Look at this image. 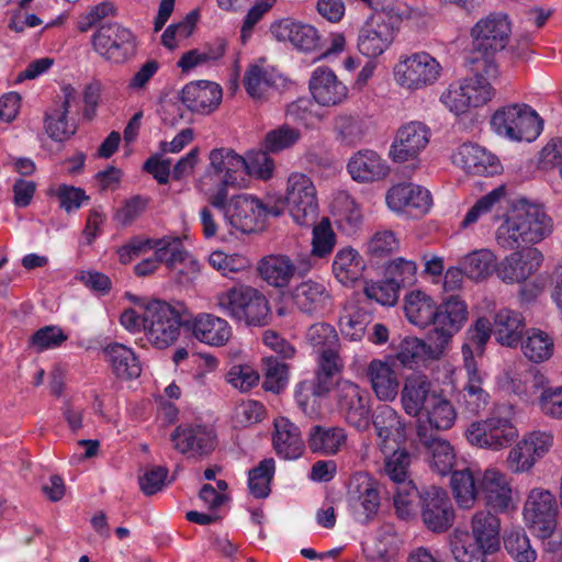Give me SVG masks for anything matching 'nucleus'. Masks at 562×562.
<instances>
[{
    "instance_id": "obj_19",
    "label": "nucleus",
    "mask_w": 562,
    "mask_h": 562,
    "mask_svg": "<svg viewBox=\"0 0 562 562\" xmlns=\"http://www.w3.org/2000/svg\"><path fill=\"white\" fill-rule=\"evenodd\" d=\"M544 256L536 247L515 248L498 260L497 278L505 284H520L535 276Z\"/></svg>"
},
{
    "instance_id": "obj_46",
    "label": "nucleus",
    "mask_w": 562,
    "mask_h": 562,
    "mask_svg": "<svg viewBox=\"0 0 562 562\" xmlns=\"http://www.w3.org/2000/svg\"><path fill=\"white\" fill-rule=\"evenodd\" d=\"M401 544L395 526L384 522L376 530L374 543L367 544L363 551L369 562H394Z\"/></svg>"
},
{
    "instance_id": "obj_45",
    "label": "nucleus",
    "mask_w": 562,
    "mask_h": 562,
    "mask_svg": "<svg viewBox=\"0 0 562 562\" xmlns=\"http://www.w3.org/2000/svg\"><path fill=\"white\" fill-rule=\"evenodd\" d=\"M473 77L460 80L462 89L467 95L471 97V109L480 108L492 101L495 97V89L492 86V80L496 77H488L484 70L483 65L477 57H471Z\"/></svg>"
},
{
    "instance_id": "obj_55",
    "label": "nucleus",
    "mask_w": 562,
    "mask_h": 562,
    "mask_svg": "<svg viewBox=\"0 0 562 562\" xmlns=\"http://www.w3.org/2000/svg\"><path fill=\"white\" fill-rule=\"evenodd\" d=\"M347 434L341 427L314 426L308 435V447L313 452L331 456L346 443Z\"/></svg>"
},
{
    "instance_id": "obj_27",
    "label": "nucleus",
    "mask_w": 562,
    "mask_h": 562,
    "mask_svg": "<svg viewBox=\"0 0 562 562\" xmlns=\"http://www.w3.org/2000/svg\"><path fill=\"white\" fill-rule=\"evenodd\" d=\"M386 204L393 212L419 217L429 212L432 199L430 192L418 184L400 183L387 191Z\"/></svg>"
},
{
    "instance_id": "obj_18",
    "label": "nucleus",
    "mask_w": 562,
    "mask_h": 562,
    "mask_svg": "<svg viewBox=\"0 0 562 562\" xmlns=\"http://www.w3.org/2000/svg\"><path fill=\"white\" fill-rule=\"evenodd\" d=\"M154 251L160 263L176 272L179 283L192 282L200 272L199 261L186 249L179 236L155 238Z\"/></svg>"
},
{
    "instance_id": "obj_28",
    "label": "nucleus",
    "mask_w": 562,
    "mask_h": 562,
    "mask_svg": "<svg viewBox=\"0 0 562 562\" xmlns=\"http://www.w3.org/2000/svg\"><path fill=\"white\" fill-rule=\"evenodd\" d=\"M173 448L183 454L206 456L216 445V435L212 427L200 424L179 425L171 434Z\"/></svg>"
},
{
    "instance_id": "obj_15",
    "label": "nucleus",
    "mask_w": 562,
    "mask_h": 562,
    "mask_svg": "<svg viewBox=\"0 0 562 562\" xmlns=\"http://www.w3.org/2000/svg\"><path fill=\"white\" fill-rule=\"evenodd\" d=\"M555 496L543 487L531 488L524 503L522 518L526 526L541 539L550 538L558 525Z\"/></svg>"
},
{
    "instance_id": "obj_9",
    "label": "nucleus",
    "mask_w": 562,
    "mask_h": 562,
    "mask_svg": "<svg viewBox=\"0 0 562 562\" xmlns=\"http://www.w3.org/2000/svg\"><path fill=\"white\" fill-rule=\"evenodd\" d=\"M93 50L113 65H122L137 54V37L127 27L112 22L100 25L91 36Z\"/></svg>"
},
{
    "instance_id": "obj_17",
    "label": "nucleus",
    "mask_w": 562,
    "mask_h": 562,
    "mask_svg": "<svg viewBox=\"0 0 562 562\" xmlns=\"http://www.w3.org/2000/svg\"><path fill=\"white\" fill-rule=\"evenodd\" d=\"M554 436L547 430H532L509 450L506 464L516 474L529 472L553 447Z\"/></svg>"
},
{
    "instance_id": "obj_16",
    "label": "nucleus",
    "mask_w": 562,
    "mask_h": 562,
    "mask_svg": "<svg viewBox=\"0 0 562 562\" xmlns=\"http://www.w3.org/2000/svg\"><path fill=\"white\" fill-rule=\"evenodd\" d=\"M271 38L279 44L290 46L301 53H316L322 47V35L318 30L304 21L294 18H281L269 26Z\"/></svg>"
},
{
    "instance_id": "obj_38",
    "label": "nucleus",
    "mask_w": 562,
    "mask_h": 562,
    "mask_svg": "<svg viewBox=\"0 0 562 562\" xmlns=\"http://www.w3.org/2000/svg\"><path fill=\"white\" fill-rule=\"evenodd\" d=\"M367 376L379 401L392 402L400 389V379L391 359H373L367 367Z\"/></svg>"
},
{
    "instance_id": "obj_12",
    "label": "nucleus",
    "mask_w": 562,
    "mask_h": 562,
    "mask_svg": "<svg viewBox=\"0 0 562 562\" xmlns=\"http://www.w3.org/2000/svg\"><path fill=\"white\" fill-rule=\"evenodd\" d=\"M346 505L355 522L361 526L371 524L381 508V494L376 481L368 473H355L348 483Z\"/></svg>"
},
{
    "instance_id": "obj_47",
    "label": "nucleus",
    "mask_w": 562,
    "mask_h": 562,
    "mask_svg": "<svg viewBox=\"0 0 562 562\" xmlns=\"http://www.w3.org/2000/svg\"><path fill=\"white\" fill-rule=\"evenodd\" d=\"M225 53L226 42L217 38L212 43L184 52L177 61V66L183 74H191L198 68L215 64Z\"/></svg>"
},
{
    "instance_id": "obj_25",
    "label": "nucleus",
    "mask_w": 562,
    "mask_h": 562,
    "mask_svg": "<svg viewBox=\"0 0 562 562\" xmlns=\"http://www.w3.org/2000/svg\"><path fill=\"white\" fill-rule=\"evenodd\" d=\"M312 100L323 108H336L344 104L349 97L347 85L327 66L316 67L308 80Z\"/></svg>"
},
{
    "instance_id": "obj_7",
    "label": "nucleus",
    "mask_w": 562,
    "mask_h": 562,
    "mask_svg": "<svg viewBox=\"0 0 562 562\" xmlns=\"http://www.w3.org/2000/svg\"><path fill=\"white\" fill-rule=\"evenodd\" d=\"M207 202L222 213L231 229L244 234L261 228L268 214L279 215V212L269 209L258 198L246 193L234 195L231 199L223 196L220 204L213 201Z\"/></svg>"
},
{
    "instance_id": "obj_31",
    "label": "nucleus",
    "mask_w": 562,
    "mask_h": 562,
    "mask_svg": "<svg viewBox=\"0 0 562 562\" xmlns=\"http://www.w3.org/2000/svg\"><path fill=\"white\" fill-rule=\"evenodd\" d=\"M243 83L252 100L262 101L283 87L285 78L273 66L258 63L246 69Z\"/></svg>"
},
{
    "instance_id": "obj_54",
    "label": "nucleus",
    "mask_w": 562,
    "mask_h": 562,
    "mask_svg": "<svg viewBox=\"0 0 562 562\" xmlns=\"http://www.w3.org/2000/svg\"><path fill=\"white\" fill-rule=\"evenodd\" d=\"M337 227L346 235H353L361 227L363 215L359 204L348 194H339L333 203Z\"/></svg>"
},
{
    "instance_id": "obj_30",
    "label": "nucleus",
    "mask_w": 562,
    "mask_h": 562,
    "mask_svg": "<svg viewBox=\"0 0 562 562\" xmlns=\"http://www.w3.org/2000/svg\"><path fill=\"white\" fill-rule=\"evenodd\" d=\"M452 162L467 173L476 176H494L502 170L498 158L484 147L465 143L452 154Z\"/></svg>"
},
{
    "instance_id": "obj_37",
    "label": "nucleus",
    "mask_w": 562,
    "mask_h": 562,
    "mask_svg": "<svg viewBox=\"0 0 562 562\" xmlns=\"http://www.w3.org/2000/svg\"><path fill=\"white\" fill-rule=\"evenodd\" d=\"M351 179L359 183H371L384 179L390 171L389 165L376 151L360 149L351 155L347 164Z\"/></svg>"
},
{
    "instance_id": "obj_3",
    "label": "nucleus",
    "mask_w": 562,
    "mask_h": 562,
    "mask_svg": "<svg viewBox=\"0 0 562 562\" xmlns=\"http://www.w3.org/2000/svg\"><path fill=\"white\" fill-rule=\"evenodd\" d=\"M209 159L210 165L195 187L207 201L220 204L223 196H228L229 188L246 186L245 157L229 148H216Z\"/></svg>"
},
{
    "instance_id": "obj_24",
    "label": "nucleus",
    "mask_w": 562,
    "mask_h": 562,
    "mask_svg": "<svg viewBox=\"0 0 562 562\" xmlns=\"http://www.w3.org/2000/svg\"><path fill=\"white\" fill-rule=\"evenodd\" d=\"M480 494L485 504L496 513H509L517 507L510 482L505 473L496 468H487L479 475Z\"/></svg>"
},
{
    "instance_id": "obj_10",
    "label": "nucleus",
    "mask_w": 562,
    "mask_h": 562,
    "mask_svg": "<svg viewBox=\"0 0 562 562\" xmlns=\"http://www.w3.org/2000/svg\"><path fill=\"white\" fill-rule=\"evenodd\" d=\"M284 203L292 220L300 226H311L318 216L317 190L311 177L303 172L289 175Z\"/></svg>"
},
{
    "instance_id": "obj_13",
    "label": "nucleus",
    "mask_w": 562,
    "mask_h": 562,
    "mask_svg": "<svg viewBox=\"0 0 562 562\" xmlns=\"http://www.w3.org/2000/svg\"><path fill=\"white\" fill-rule=\"evenodd\" d=\"M440 63L427 52L400 57L394 66L395 82L403 89L416 91L432 86L441 75Z\"/></svg>"
},
{
    "instance_id": "obj_48",
    "label": "nucleus",
    "mask_w": 562,
    "mask_h": 562,
    "mask_svg": "<svg viewBox=\"0 0 562 562\" xmlns=\"http://www.w3.org/2000/svg\"><path fill=\"white\" fill-rule=\"evenodd\" d=\"M335 278L344 285L358 281L366 269L362 255L351 246L340 248L331 265Z\"/></svg>"
},
{
    "instance_id": "obj_6",
    "label": "nucleus",
    "mask_w": 562,
    "mask_h": 562,
    "mask_svg": "<svg viewBox=\"0 0 562 562\" xmlns=\"http://www.w3.org/2000/svg\"><path fill=\"white\" fill-rule=\"evenodd\" d=\"M512 33L510 22L505 14L493 13L480 19L471 30L472 57H477L488 77L498 76L494 55L503 50Z\"/></svg>"
},
{
    "instance_id": "obj_21",
    "label": "nucleus",
    "mask_w": 562,
    "mask_h": 562,
    "mask_svg": "<svg viewBox=\"0 0 562 562\" xmlns=\"http://www.w3.org/2000/svg\"><path fill=\"white\" fill-rule=\"evenodd\" d=\"M461 352L467 381L459 393V403L467 412L479 414L490 402V394L483 389L485 373L479 370L474 352L469 345H463Z\"/></svg>"
},
{
    "instance_id": "obj_64",
    "label": "nucleus",
    "mask_w": 562,
    "mask_h": 562,
    "mask_svg": "<svg viewBox=\"0 0 562 562\" xmlns=\"http://www.w3.org/2000/svg\"><path fill=\"white\" fill-rule=\"evenodd\" d=\"M300 138L301 132L297 128L283 124L266 134L262 147L271 154H277L292 147Z\"/></svg>"
},
{
    "instance_id": "obj_35",
    "label": "nucleus",
    "mask_w": 562,
    "mask_h": 562,
    "mask_svg": "<svg viewBox=\"0 0 562 562\" xmlns=\"http://www.w3.org/2000/svg\"><path fill=\"white\" fill-rule=\"evenodd\" d=\"M192 336L202 344L212 347L225 346L232 337L229 323L211 313H199L187 323Z\"/></svg>"
},
{
    "instance_id": "obj_4",
    "label": "nucleus",
    "mask_w": 562,
    "mask_h": 562,
    "mask_svg": "<svg viewBox=\"0 0 562 562\" xmlns=\"http://www.w3.org/2000/svg\"><path fill=\"white\" fill-rule=\"evenodd\" d=\"M515 415L513 405H498L485 419L471 423L464 436L471 446L495 452L501 451L509 447L519 436Z\"/></svg>"
},
{
    "instance_id": "obj_62",
    "label": "nucleus",
    "mask_w": 562,
    "mask_h": 562,
    "mask_svg": "<svg viewBox=\"0 0 562 562\" xmlns=\"http://www.w3.org/2000/svg\"><path fill=\"white\" fill-rule=\"evenodd\" d=\"M312 231V249L310 256L313 261V257L325 258L329 256L337 243V236L331 228V224L328 218L324 217L318 224H313Z\"/></svg>"
},
{
    "instance_id": "obj_11",
    "label": "nucleus",
    "mask_w": 562,
    "mask_h": 562,
    "mask_svg": "<svg viewBox=\"0 0 562 562\" xmlns=\"http://www.w3.org/2000/svg\"><path fill=\"white\" fill-rule=\"evenodd\" d=\"M181 316L169 303L151 300L145 303V337L157 349L173 345L181 334Z\"/></svg>"
},
{
    "instance_id": "obj_23",
    "label": "nucleus",
    "mask_w": 562,
    "mask_h": 562,
    "mask_svg": "<svg viewBox=\"0 0 562 562\" xmlns=\"http://www.w3.org/2000/svg\"><path fill=\"white\" fill-rule=\"evenodd\" d=\"M430 140L429 127L417 121L402 125L390 146L389 157L396 164L418 158Z\"/></svg>"
},
{
    "instance_id": "obj_51",
    "label": "nucleus",
    "mask_w": 562,
    "mask_h": 562,
    "mask_svg": "<svg viewBox=\"0 0 562 562\" xmlns=\"http://www.w3.org/2000/svg\"><path fill=\"white\" fill-rule=\"evenodd\" d=\"M404 301L405 316L411 324L420 328L434 324L437 306L429 294L415 290L406 294Z\"/></svg>"
},
{
    "instance_id": "obj_43",
    "label": "nucleus",
    "mask_w": 562,
    "mask_h": 562,
    "mask_svg": "<svg viewBox=\"0 0 562 562\" xmlns=\"http://www.w3.org/2000/svg\"><path fill=\"white\" fill-rule=\"evenodd\" d=\"M273 447L279 457L295 460L304 452V441L297 426L285 417L274 420Z\"/></svg>"
},
{
    "instance_id": "obj_5",
    "label": "nucleus",
    "mask_w": 562,
    "mask_h": 562,
    "mask_svg": "<svg viewBox=\"0 0 562 562\" xmlns=\"http://www.w3.org/2000/svg\"><path fill=\"white\" fill-rule=\"evenodd\" d=\"M215 301L225 315L247 326H265L271 319L268 299L250 285L239 284L220 292Z\"/></svg>"
},
{
    "instance_id": "obj_41",
    "label": "nucleus",
    "mask_w": 562,
    "mask_h": 562,
    "mask_svg": "<svg viewBox=\"0 0 562 562\" xmlns=\"http://www.w3.org/2000/svg\"><path fill=\"white\" fill-rule=\"evenodd\" d=\"M61 90L64 94L63 103L45 116L46 133L56 142L69 139L77 130L76 124L68 120L69 109L76 99V90L70 85L64 86Z\"/></svg>"
},
{
    "instance_id": "obj_22",
    "label": "nucleus",
    "mask_w": 562,
    "mask_h": 562,
    "mask_svg": "<svg viewBox=\"0 0 562 562\" xmlns=\"http://www.w3.org/2000/svg\"><path fill=\"white\" fill-rule=\"evenodd\" d=\"M469 318V307L460 295H449L436 307L432 337L448 348L452 337Z\"/></svg>"
},
{
    "instance_id": "obj_50",
    "label": "nucleus",
    "mask_w": 562,
    "mask_h": 562,
    "mask_svg": "<svg viewBox=\"0 0 562 562\" xmlns=\"http://www.w3.org/2000/svg\"><path fill=\"white\" fill-rule=\"evenodd\" d=\"M451 553L457 562H487L495 553L469 535V530L456 529L450 536Z\"/></svg>"
},
{
    "instance_id": "obj_60",
    "label": "nucleus",
    "mask_w": 562,
    "mask_h": 562,
    "mask_svg": "<svg viewBox=\"0 0 562 562\" xmlns=\"http://www.w3.org/2000/svg\"><path fill=\"white\" fill-rule=\"evenodd\" d=\"M505 193L504 187H497L480 198L465 213L460 227L467 229L484 220L505 198Z\"/></svg>"
},
{
    "instance_id": "obj_52",
    "label": "nucleus",
    "mask_w": 562,
    "mask_h": 562,
    "mask_svg": "<svg viewBox=\"0 0 562 562\" xmlns=\"http://www.w3.org/2000/svg\"><path fill=\"white\" fill-rule=\"evenodd\" d=\"M519 346L524 356L533 363L546 362L554 353L553 337L540 328L527 329Z\"/></svg>"
},
{
    "instance_id": "obj_44",
    "label": "nucleus",
    "mask_w": 562,
    "mask_h": 562,
    "mask_svg": "<svg viewBox=\"0 0 562 562\" xmlns=\"http://www.w3.org/2000/svg\"><path fill=\"white\" fill-rule=\"evenodd\" d=\"M465 278L480 283L497 276L498 257L491 248L474 249L460 258Z\"/></svg>"
},
{
    "instance_id": "obj_59",
    "label": "nucleus",
    "mask_w": 562,
    "mask_h": 562,
    "mask_svg": "<svg viewBox=\"0 0 562 562\" xmlns=\"http://www.w3.org/2000/svg\"><path fill=\"white\" fill-rule=\"evenodd\" d=\"M422 494L412 480L396 485L393 503L396 515L401 519H409L417 513L418 504L422 505Z\"/></svg>"
},
{
    "instance_id": "obj_40",
    "label": "nucleus",
    "mask_w": 562,
    "mask_h": 562,
    "mask_svg": "<svg viewBox=\"0 0 562 562\" xmlns=\"http://www.w3.org/2000/svg\"><path fill=\"white\" fill-rule=\"evenodd\" d=\"M417 436L426 450L431 469L441 475L450 473L456 462L453 446L443 438L428 435L422 427L418 428Z\"/></svg>"
},
{
    "instance_id": "obj_49",
    "label": "nucleus",
    "mask_w": 562,
    "mask_h": 562,
    "mask_svg": "<svg viewBox=\"0 0 562 562\" xmlns=\"http://www.w3.org/2000/svg\"><path fill=\"white\" fill-rule=\"evenodd\" d=\"M104 355L117 378L131 380L140 375V362L132 348L114 342L104 348Z\"/></svg>"
},
{
    "instance_id": "obj_56",
    "label": "nucleus",
    "mask_w": 562,
    "mask_h": 562,
    "mask_svg": "<svg viewBox=\"0 0 562 562\" xmlns=\"http://www.w3.org/2000/svg\"><path fill=\"white\" fill-rule=\"evenodd\" d=\"M336 139L347 146L360 144L367 135L366 121L357 114L340 112L333 120Z\"/></svg>"
},
{
    "instance_id": "obj_63",
    "label": "nucleus",
    "mask_w": 562,
    "mask_h": 562,
    "mask_svg": "<svg viewBox=\"0 0 562 562\" xmlns=\"http://www.w3.org/2000/svg\"><path fill=\"white\" fill-rule=\"evenodd\" d=\"M505 549L516 562H535L537 551L531 547L526 532L520 529L508 531L504 539Z\"/></svg>"
},
{
    "instance_id": "obj_33",
    "label": "nucleus",
    "mask_w": 562,
    "mask_h": 562,
    "mask_svg": "<svg viewBox=\"0 0 562 562\" xmlns=\"http://www.w3.org/2000/svg\"><path fill=\"white\" fill-rule=\"evenodd\" d=\"M292 302L302 313L322 315L331 305V294L324 281L307 279L292 290Z\"/></svg>"
},
{
    "instance_id": "obj_57",
    "label": "nucleus",
    "mask_w": 562,
    "mask_h": 562,
    "mask_svg": "<svg viewBox=\"0 0 562 562\" xmlns=\"http://www.w3.org/2000/svg\"><path fill=\"white\" fill-rule=\"evenodd\" d=\"M422 414L425 415L429 426L436 430L452 428L457 419L453 404L439 392L430 397L429 404Z\"/></svg>"
},
{
    "instance_id": "obj_20",
    "label": "nucleus",
    "mask_w": 562,
    "mask_h": 562,
    "mask_svg": "<svg viewBox=\"0 0 562 562\" xmlns=\"http://www.w3.org/2000/svg\"><path fill=\"white\" fill-rule=\"evenodd\" d=\"M313 266L310 256L297 255L291 259L286 255H269L259 261L258 272L269 285L285 288L296 273L305 274Z\"/></svg>"
},
{
    "instance_id": "obj_61",
    "label": "nucleus",
    "mask_w": 562,
    "mask_h": 562,
    "mask_svg": "<svg viewBox=\"0 0 562 562\" xmlns=\"http://www.w3.org/2000/svg\"><path fill=\"white\" fill-rule=\"evenodd\" d=\"M274 471V460L268 458L260 461L256 468L248 472V487L254 497L266 498L269 496Z\"/></svg>"
},
{
    "instance_id": "obj_1",
    "label": "nucleus",
    "mask_w": 562,
    "mask_h": 562,
    "mask_svg": "<svg viewBox=\"0 0 562 562\" xmlns=\"http://www.w3.org/2000/svg\"><path fill=\"white\" fill-rule=\"evenodd\" d=\"M553 220L540 204L519 201L495 232L496 244L513 250L521 245H537L553 233Z\"/></svg>"
},
{
    "instance_id": "obj_42",
    "label": "nucleus",
    "mask_w": 562,
    "mask_h": 562,
    "mask_svg": "<svg viewBox=\"0 0 562 562\" xmlns=\"http://www.w3.org/2000/svg\"><path fill=\"white\" fill-rule=\"evenodd\" d=\"M372 316L367 302L349 299L340 313L338 326L341 335L349 340H360L371 323Z\"/></svg>"
},
{
    "instance_id": "obj_39",
    "label": "nucleus",
    "mask_w": 562,
    "mask_h": 562,
    "mask_svg": "<svg viewBox=\"0 0 562 562\" xmlns=\"http://www.w3.org/2000/svg\"><path fill=\"white\" fill-rule=\"evenodd\" d=\"M525 317L520 312L504 307L494 316L493 335L499 345L517 348L525 335Z\"/></svg>"
},
{
    "instance_id": "obj_36",
    "label": "nucleus",
    "mask_w": 562,
    "mask_h": 562,
    "mask_svg": "<svg viewBox=\"0 0 562 562\" xmlns=\"http://www.w3.org/2000/svg\"><path fill=\"white\" fill-rule=\"evenodd\" d=\"M430 379L424 373H412L405 378L401 391V404L404 412L411 417H418L436 395Z\"/></svg>"
},
{
    "instance_id": "obj_58",
    "label": "nucleus",
    "mask_w": 562,
    "mask_h": 562,
    "mask_svg": "<svg viewBox=\"0 0 562 562\" xmlns=\"http://www.w3.org/2000/svg\"><path fill=\"white\" fill-rule=\"evenodd\" d=\"M451 488L459 507L472 508L480 493L479 476L475 477L470 469L454 471L451 475Z\"/></svg>"
},
{
    "instance_id": "obj_34",
    "label": "nucleus",
    "mask_w": 562,
    "mask_h": 562,
    "mask_svg": "<svg viewBox=\"0 0 562 562\" xmlns=\"http://www.w3.org/2000/svg\"><path fill=\"white\" fill-rule=\"evenodd\" d=\"M223 91L220 85L209 80L187 83L180 93L182 104L191 112L210 114L221 104Z\"/></svg>"
},
{
    "instance_id": "obj_8",
    "label": "nucleus",
    "mask_w": 562,
    "mask_h": 562,
    "mask_svg": "<svg viewBox=\"0 0 562 562\" xmlns=\"http://www.w3.org/2000/svg\"><path fill=\"white\" fill-rule=\"evenodd\" d=\"M491 126L508 139L533 142L542 132L543 121L530 105L515 103L498 109L491 119Z\"/></svg>"
},
{
    "instance_id": "obj_53",
    "label": "nucleus",
    "mask_w": 562,
    "mask_h": 562,
    "mask_svg": "<svg viewBox=\"0 0 562 562\" xmlns=\"http://www.w3.org/2000/svg\"><path fill=\"white\" fill-rule=\"evenodd\" d=\"M499 518L490 510H480L473 515L469 535L494 552L499 549Z\"/></svg>"
},
{
    "instance_id": "obj_32",
    "label": "nucleus",
    "mask_w": 562,
    "mask_h": 562,
    "mask_svg": "<svg viewBox=\"0 0 562 562\" xmlns=\"http://www.w3.org/2000/svg\"><path fill=\"white\" fill-rule=\"evenodd\" d=\"M428 339V344L416 337L403 339L398 346L395 359L408 369L425 367L429 361L439 359L447 348L439 340L435 339L431 333Z\"/></svg>"
},
{
    "instance_id": "obj_14",
    "label": "nucleus",
    "mask_w": 562,
    "mask_h": 562,
    "mask_svg": "<svg viewBox=\"0 0 562 562\" xmlns=\"http://www.w3.org/2000/svg\"><path fill=\"white\" fill-rule=\"evenodd\" d=\"M331 397L345 422L359 431L370 426L371 406L368 392L356 382L339 379L335 383Z\"/></svg>"
},
{
    "instance_id": "obj_26",
    "label": "nucleus",
    "mask_w": 562,
    "mask_h": 562,
    "mask_svg": "<svg viewBox=\"0 0 562 562\" xmlns=\"http://www.w3.org/2000/svg\"><path fill=\"white\" fill-rule=\"evenodd\" d=\"M420 515L425 526L434 532L448 530L454 519V512L447 492L437 486L423 490Z\"/></svg>"
},
{
    "instance_id": "obj_29",
    "label": "nucleus",
    "mask_w": 562,
    "mask_h": 562,
    "mask_svg": "<svg viewBox=\"0 0 562 562\" xmlns=\"http://www.w3.org/2000/svg\"><path fill=\"white\" fill-rule=\"evenodd\" d=\"M372 424L378 437V445L383 453H389L405 442L406 425L391 406H380L372 416Z\"/></svg>"
},
{
    "instance_id": "obj_2",
    "label": "nucleus",
    "mask_w": 562,
    "mask_h": 562,
    "mask_svg": "<svg viewBox=\"0 0 562 562\" xmlns=\"http://www.w3.org/2000/svg\"><path fill=\"white\" fill-rule=\"evenodd\" d=\"M422 11L403 2H389L382 12L373 13L360 27L357 47L368 58H376L384 54L393 44L402 21L418 20Z\"/></svg>"
}]
</instances>
